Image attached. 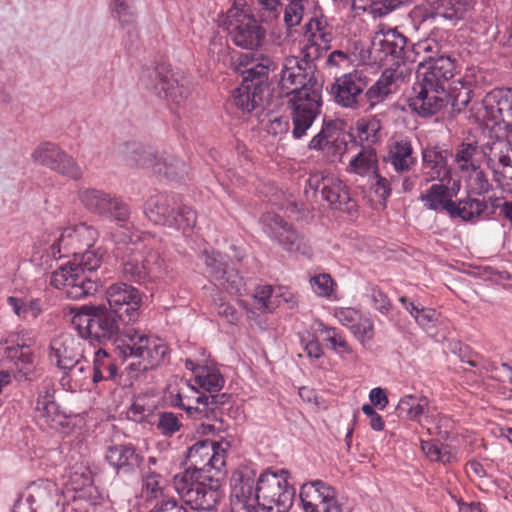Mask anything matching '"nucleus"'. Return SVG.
<instances>
[{"instance_id": "obj_21", "label": "nucleus", "mask_w": 512, "mask_h": 512, "mask_svg": "<svg viewBox=\"0 0 512 512\" xmlns=\"http://www.w3.org/2000/svg\"><path fill=\"white\" fill-rule=\"evenodd\" d=\"M277 68V63L268 55L257 53L242 55L237 72L242 76V83L268 91V76Z\"/></svg>"}, {"instance_id": "obj_33", "label": "nucleus", "mask_w": 512, "mask_h": 512, "mask_svg": "<svg viewBox=\"0 0 512 512\" xmlns=\"http://www.w3.org/2000/svg\"><path fill=\"white\" fill-rule=\"evenodd\" d=\"M395 72L386 69L379 79L364 93L365 110H372L377 104L384 102L395 90Z\"/></svg>"}, {"instance_id": "obj_43", "label": "nucleus", "mask_w": 512, "mask_h": 512, "mask_svg": "<svg viewBox=\"0 0 512 512\" xmlns=\"http://www.w3.org/2000/svg\"><path fill=\"white\" fill-rule=\"evenodd\" d=\"M7 303L17 316L25 320L36 319L42 312L40 300L36 298L23 299L10 296L7 298Z\"/></svg>"}, {"instance_id": "obj_64", "label": "nucleus", "mask_w": 512, "mask_h": 512, "mask_svg": "<svg viewBox=\"0 0 512 512\" xmlns=\"http://www.w3.org/2000/svg\"><path fill=\"white\" fill-rule=\"evenodd\" d=\"M149 512H189L185 505L174 497L159 499Z\"/></svg>"}, {"instance_id": "obj_36", "label": "nucleus", "mask_w": 512, "mask_h": 512, "mask_svg": "<svg viewBox=\"0 0 512 512\" xmlns=\"http://www.w3.org/2000/svg\"><path fill=\"white\" fill-rule=\"evenodd\" d=\"M483 151L477 142H462L455 151V162L461 173L477 170L482 163Z\"/></svg>"}, {"instance_id": "obj_49", "label": "nucleus", "mask_w": 512, "mask_h": 512, "mask_svg": "<svg viewBox=\"0 0 512 512\" xmlns=\"http://www.w3.org/2000/svg\"><path fill=\"white\" fill-rule=\"evenodd\" d=\"M335 130V124L333 122L324 123L321 130L309 142L308 148L316 151L329 149L335 141Z\"/></svg>"}, {"instance_id": "obj_31", "label": "nucleus", "mask_w": 512, "mask_h": 512, "mask_svg": "<svg viewBox=\"0 0 512 512\" xmlns=\"http://www.w3.org/2000/svg\"><path fill=\"white\" fill-rule=\"evenodd\" d=\"M265 92L266 91L261 88L241 83V85L232 92V105L243 115L250 114L261 107Z\"/></svg>"}, {"instance_id": "obj_19", "label": "nucleus", "mask_w": 512, "mask_h": 512, "mask_svg": "<svg viewBox=\"0 0 512 512\" xmlns=\"http://www.w3.org/2000/svg\"><path fill=\"white\" fill-rule=\"evenodd\" d=\"M413 87L414 96L409 99L410 108L422 117H429L441 110L447 98L444 85L424 80L418 76Z\"/></svg>"}, {"instance_id": "obj_37", "label": "nucleus", "mask_w": 512, "mask_h": 512, "mask_svg": "<svg viewBox=\"0 0 512 512\" xmlns=\"http://www.w3.org/2000/svg\"><path fill=\"white\" fill-rule=\"evenodd\" d=\"M306 36L310 41L330 49L334 39V27L324 16L313 17L306 24Z\"/></svg>"}, {"instance_id": "obj_56", "label": "nucleus", "mask_w": 512, "mask_h": 512, "mask_svg": "<svg viewBox=\"0 0 512 512\" xmlns=\"http://www.w3.org/2000/svg\"><path fill=\"white\" fill-rule=\"evenodd\" d=\"M329 49L324 48L316 42L307 39L306 44L301 49L302 58L300 61L307 66H316L315 61L321 58Z\"/></svg>"}, {"instance_id": "obj_52", "label": "nucleus", "mask_w": 512, "mask_h": 512, "mask_svg": "<svg viewBox=\"0 0 512 512\" xmlns=\"http://www.w3.org/2000/svg\"><path fill=\"white\" fill-rule=\"evenodd\" d=\"M466 175L469 177V187L472 194L483 196L493 189V185L490 183L487 174L481 169V166L477 170H471Z\"/></svg>"}, {"instance_id": "obj_10", "label": "nucleus", "mask_w": 512, "mask_h": 512, "mask_svg": "<svg viewBox=\"0 0 512 512\" xmlns=\"http://www.w3.org/2000/svg\"><path fill=\"white\" fill-rule=\"evenodd\" d=\"M78 198L90 213L109 218L115 221L120 228L131 229L130 207L116 195L101 189L84 188L79 190Z\"/></svg>"}, {"instance_id": "obj_53", "label": "nucleus", "mask_w": 512, "mask_h": 512, "mask_svg": "<svg viewBox=\"0 0 512 512\" xmlns=\"http://www.w3.org/2000/svg\"><path fill=\"white\" fill-rule=\"evenodd\" d=\"M421 448L432 461H441L443 463L451 461L452 455L447 445L436 441H422Z\"/></svg>"}, {"instance_id": "obj_59", "label": "nucleus", "mask_w": 512, "mask_h": 512, "mask_svg": "<svg viewBox=\"0 0 512 512\" xmlns=\"http://www.w3.org/2000/svg\"><path fill=\"white\" fill-rule=\"evenodd\" d=\"M459 358L461 362L467 363L472 367L482 368L489 371L490 363H488L483 356L473 351L468 346L459 347Z\"/></svg>"}, {"instance_id": "obj_12", "label": "nucleus", "mask_w": 512, "mask_h": 512, "mask_svg": "<svg viewBox=\"0 0 512 512\" xmlns=\"http://www.w3.org/2000/svg\"><path fill=\"white\" fill-rule=\"evenodd\" d=\"M367 85L366 75L354 70L336 78L331 84L330 94L339 106L359 110L365 108L364 90Z\"/></svg>"}, {"instance_id": "obj_14", "label": "nucleus", "mask_w": 512, "mask_h": 512, "mask_svg": "<svg viewBox=\"0 0 512 512\" xmlns=\"http://www.w3.org/2000/svg\"><path fill=\"white\" fill-rule=\"evenodd\" d=\"M406 42V37L395 29L376 34L369 50L370 57L375 63L389 66L388 69L398 67L405 62V59L409 60L405 51Z\"/></svg>"}, {"instance_id": "obj_45", "label": "nucleus", "mask_w": 512, "mask_h": 512, "mask_svg": "<svg viewBox=\"0 0 512 512\" xmlns=\"http://www.w3.org/2000/svg\"><path fill=\"white\" fill-rule=\"evenodd\" d=\"M84 481L87 483L83 488L78 489L73 487L76 492L74 496V503L82 506L85 512L89 511V506L96 507L101 504L102 497L97 488L91 484L90 478L85 477Z\"/></svg>"}, {"instance_id": "obj_11", "label": "nucleus", "mask_w": 512, "mask_h": 512, "mask_svg": "<svg viewBox=\"0 0 512 512\" xmlns=\"http://www.w3.org/2000/svg\"><path fill=\"white\" fill-rule=\"evenodd\" d=\"M140 82L144 88L159 98H164L177 105L184 102L188 95L186 80L175 77L171 68L166 64L144 68L140 75Z\"/></svg>"}, {"instance_id": "obj_29", "label": "nucleus", "mask_w": 512, "mask_h": 512, "mask_svg": "<svg viewBox=\"0 0 512 512\" xmlns=\"http://www.w3.org/2000/svg\"><path fill=\"white\" fill-rule=\"evenodd\" d=\"M51 388L46 389L45 395H40L37 400L39 417L45 425L53 430H60L69 426V418L59 405L54 401Z\"/></svg>"}, {"instance_id": "obj_48", "label": "nucleus", "mask_w": 512, "mask_h": 512, "mask_svg": "<svg viewBox=\"0 0 512 512\" xmlns=\"http://www.w3.org/2000/svg\"><path fill=\"white\" fill-rule=\"evenodd\" d=\"M157 408V400L146 395H138L134 398L130 407V414L135 421H143Z\"/></svg>"}, {"instance_id": "obj_57", "label": "nucleus", "mask_w": 512, "mask_h": 512, "mask_svg": "<svg viewBox=\"0 0 512 512\" xmlns=\"http://www.w3.org/2000/svg\"><path fill=\"white\" fill-rule=\"evenodd\" d=\"M308 0H291L284 12V22L288 27L300 24L304 13V2Z\"/></svg>"}, {"instance_id": "obj_62", "label": "nucleus", "mask_w": 512, "mask_h": 512, "mask_svg": "<svg viewBox=\"0 0 512 512\" xmlns=\"http://www.w3.org/2000/svg\"><path fill=\"white\" fill-rule=\"evenodd\" d=\"M254 4L265 21L276 19L280 14V0H254Z\"/></svg>"}, {"instance_id": "obj_23", "label": "nucleus", "mask_w": 512, "mask_h": 512, "mask_svg": "<svg viewBox=\"0 0 512 512\" xmlns=\"http://www.w3.org/2000/svg\"><path fill=\"white\" fill-rule=\"evenodd\" d=\"M189 395L182 396L181 393L172 395L171 405L178 406L192 413L193 410L199 411V405L204 408L208 406H218L225 404L229 396L227 393H219L223 386H188Z\"/></svg>"}, {"instance_id": "obj_15", "label": "nucleus", "mask_w": 512, "mask_h": 512, "mask_svg": "<svg viewBox=\"0 0 512 512\" xmlns=\"http://www.w3.org/2000/svg\"><path fill=\"white\" fill-rule=\"evenodd\" d=\"M185 470L193 474L204 475L212 470L220 472L225 466V450L220 444L211 440H202L191 446L186 454Z\"/></svg>"}, {"instance_id": "obj_41", "label": "nucleus", "mask_w": 512, "mask_h": 512, "mask_svg": "<svg viewBox=\"0 0 512 512\" xmlns=\"http://www.w3.org/2000/svg\"><path fill=\"white\" fill-rule=\"evenodd\" d=\"M155 173L163 174L168 179H181L187 174L184 161L173 155H161L155 166Z\"/></svg>"}, {"instance_id": "obj_7", "label": "nucleus", "mask_w": 512, "mask_h": 512, "mask_svg": "<svg viewBox=\"0 0 512 512\" xmlns=\"http://www.w3.org/2000/svg\"><path fill=\"white\" fill-rule=\"evenodd\" d=\"M212 477L184 470L174 476L173 485L180 498L192 509L212 511L223 497L220 485Z\"/></svg>"}, {"instance_id": "obj_26", "label": "nucleus", "mask_w": 512, "mask_h": 512, "mask_svg": "<svg viewBox=\"0 0 512 512\" xmlns=\"http://www.w3.org/2000/svg\"><path fill=\"white\" fill-rule=\"evenodd\" d=\"M105 460L115 471L130 473L139 467L143 458L132 444H113L107 447Z\"/></svg>"}, {"instance_id": "obj_17", "label": "nucleus", "mask_w": 512, "mask_h": 512, "mask_svg": "<svg viewBox=\"0 0 512 512\" xmlns=\"http://www.w3.org/2000/svg\"><path fill=\"white\" fill-rule=\"evenodd\" d=\"M307 187L313 193L320 192L322 198L329 202L334 209L351 212L355 207L347 186L338 178L315 173L310 175L306 181V194H308Z\"/></svg>"}, {"instance_id": "obj_20", "label": "nucleus", "mask_w": 512, "mask_h": 512, "mask_svg": "<svg viewBox=\"0 0 512 512\" xmlns=\"http://www.w3.org/2000/svg\"><path fill=\"white\" fill-rule=\"evenodd\" d=\"M482 107L487 124L512 132V88L493 89L483 98Z\"/></svg>"}, {"instance_id": "obj_22", "label": "nucleus", "mask_w": 512, "mask_h": 512, "mask_svg": "<svg viewBox=\"0 0 512 512\" xmlns=\"http://www.w3.org/2000/svg\"><path fill=\"white\" fill-rule=\"evenodd\" d=\"M264 232L289 252H307V245L302 237L285 222L283 218L273 212H267L261 217Z\"/></svg>"}, {"instance_id": "obj_55", "label": "nucleus", "mask_w": 512, "mask_h": 512, "mask_svg": "<svg viewBox=\"0 0 512 512\" xmlns=\"http://www.w3.org/2000/svg\"><path fill=\"white\" fill-rule=\"evenodd\" d=\"M157 429L164 436H172L181 428L179 418L172 412L159 413V418L156 423Z\"/></svg>"}, {"instance_id": "obj_25", "label": "nucleus", "mask_w": 512, "mask_h": 512, "mask_svg": "<svg viewBox=\"0 0 512 512\" xmlns=\"http://www.w3.org/2000/svg\"><path fill=\"white\" fill-rule=\"evenodd\" d=\"M487 166L493 173V180L501 184L503 180H512V144L498 140L490 147Z\"/></svg>"}, {"instance_id": "obj_16", "label": "nucleus", "mask_w": 512, "mask_h": 512, "mask_svg": "<svg viewBox=\"0 0 512 512\" xmlns=\"http://www.w3.org/2000/svg\"><path fill=\"white\" fill-rule=\"evenodd\" d=\"M31 156L35 162L62 176L73 180H79L83 176L82 169L74 158L55 143L40 144L34 149Z\"/></svg>"}, {"instance_id": "obj_28", "label": "nucleus", "mask_w": 512, "mask_h": 512, "mask_svg": "<svg viewBox=\"0 0 512 512\" xmlns=\"http://www.w3.org/2000/svg\"><path fill=\"white\" fill-rule=\"evenodd\" d=\"M447 213L451 218H460L465 222L487 220L488 202L485 199L467 196L464 199L447 203Z\"/></svg>"}, {"instance_id": "obj_8", "label": "nucleus", "mask_w": 512, "mask_h": 512, "mask_svg": "<svg viewBox=\"0 0 512 512\" xmlns=\"http://www.w3.org/2000/svg\"><path fill=\"white\" fill-rule=\"evenodd\" d=\"M219 26L227 32L233 44L242 49H258L266 38V29L255 16L235 6L219 19Z\"/></svg>"}, {"instance_id": "obj_27", "label": "nucleus", "mask_w": 512, "mask_h": 512, "mask_svg": "<svg viewBox=\"0 0 512 512\" xmlns=\"http://www.w3.org/2000/svg\"><path fill=\"white\" fill-rule=\"evenodd\" d=\"M385 162L390 164L399 173H408L416 164L413 146L408 137H402L389 144Z\"/></svg>"}, {"instance_id": "obj_4", "label": "nucleus", "mask_w": 512, "mask_h": 512, "mask_svg": "<svg viewBox=\"0 0 512 512\" xmlns=\"http://www.w3.org/2000/svg\"><path fill=\"white\" fill-rule=\"evenodd\" d=\"M117 245L116 257L120 261L123 277L138 284H147L164 279L168 268L160 253L150 246L148 236L126 235L117 231L113 234Z\"/></svg>"}, {"instance_id": "obj_5", "label": "nucleus", "mask_w": 512, "mask_h": 512, "mask_svg": "<svg viewBox=\"0 0 512 512\" xmlns=\"http://www.w3.org/2000/svg\"><path fill=\"white\" fill-rule=\"evenodd\" d=\"M103 255L97 250L87 248L83 253L74 252L73 261L51 275L50 284L62 289L68 299L79 300L94 295L102 286L99 278L88 275L102 264Z\"/></svg>"}, {"instance_id": "obj_51", "label": "nucleus", "mask_w": 512, "mask_h": 512, "mask_svg": "<svg viewBox=\"0 0 512 512\" xmlns=\"http://www.w3.org/2000/svg\"><path fill=\"white\" fill-rule=\"evenodd\" d=\"M158 156L150 148L135 145L129 160L137 167L150 168L155 172Z\"/></svg>"}, {"instance_id": "obj_44", "label": "nucleus", "mask_w": 512, "mask_h": 512, "mask_svg": "<svg viewBox=\"0 0 512 512\" xmlns=\"http://www.w3.org/2000/svg\"><path fill=\"white\" fill-rule=\"evenodd\" d=\"M428 398L426 396L406 395L398 403L397 409L400 414H405L410 419H417L428 409Z\"/></svg>"}, {"instance_id": "obj_2", "label": "nucleus", "mask_w": 512, "mask_h": 512, "mask_svg": "<svg viewBox=\"0 0 512 512\" xmlns=\"http://www.w3.org/2000/svg\"><path fill=\"white\" fill-rule=\"evenodd\" d=\"M294 488L287 481V472L266 471L258 478L256 472L244 466L231 477V512H288L293 504Z\"/></svg>"}, {"instance_id": "obj_13", "label": "nucleus", "mask_w": 512, "mask_h": 512, "mask_svg": "<svg viewBox=\"0 0 512 512\" xmlns=\"http://www.w3.org/2000/svg\"><path fill=\"white\" fill-rule=\"evenodd\" d=\"M5 356L12 363L10 371H0V384L16 382H35L39 380L41 371L35 365L32 349L26 344L7 346Z\"/></svg>"}, {"instance_id": "obj_9", "label": "nucleus", "mask_w": 512, "mask_h": 512, "mask_svg": "<svg viewBox=\"0 0 512 512\" xmlns=\"http://www.w3.org/2000/svg\"><path fill=\"white\" fill-rule=\"evenodd\" d=\"M176 205V196L157 193L146 201L145 214L155 224L176 228L186 233L196 224V212L189 206Z\"/></svg>"}, {"instance_id": "obj_63", "label": "nucleus", "mask_w": 512, "mask_h": 512, "mask_svg": "<svg viewBox=\"0 0 512 512\" xmlns=\"http://www.w3.org/2000/svg\"><path fill=\"white\" fill-rule=\"evenodd\" d=\"M313 291L322 297H327L332 292L333 279L328 274H319L310 279Z\"/></svg>"}, {"instance_id": "obj_30", "label": "nucleus", "mask_w": 512, "mask_h": 512, "mask_svg": "<svg viewBox=\"0 0 512 512\" xmlns=\"http://www.w3.org/2000/svg\"><path fill=\"white\" fill-rule=\"evenodd\" d=\"M423 158V182L427 185L433 180L444 182L449 175L447 159L436 148H427L422 153Z\"/></svg>"}, {"instance_id": "obj_18", "label": "nucleus", "mask_w": 512, "mask_h": 512, "mask_svg": "<svg viewBox=\"0 0 512 512\" xmlns=\"http://www.w3.org/2000/svg\"><path fill=\"white\" fill-rule=\"evenodd\" d=\"M98 238L97 230L84 222L70 225L62 229L60 235L50 246V255L61 257L62 251L74 255V252L84 248H92Z\"/></svg>"}, {"instance_id": "obj_38", "label": "nucleus", "mask_w": 512, "mask_h": 512, "mask_svg": "<svg viewBox=\"0 0 512 512\" xmlns=\"http://www.w3.org/2000/svg\"><path fill=\"white\" fill-rule=\"evenodd\" d=\"M378 159L376 151L371 147L362 149L350 160L348 170L359 176L376 173Z\"/></svg>"}, {"instance_id": "obj_1", "label": "nucleus", "mask_w": 512, "mask_h": 512, "mask_svg": "<svg viewBox=\"0 0 512 512\" xmlns=\"http://www.w3.org/2000/svg\"><path fill=\"white\" fill-rule=\"evenodd\" d=\"M109 307L105 305H82L72 308V325L84 339L104 343L116 341L119 322L130 324L139 317L141 294L126 283H115L106 291Z\"/></svg>"}, {"instance_id": "obj_34", "label": "nucleus", "mask_w": 512, "mask_h": 512, "mask_svg": "<svg viewBox=\"0 0 512 512\" xmlns=\"http://www.w3.org/2000/svg\"><path fill=\"white\" fill-rule=\"evenodd\" d=\"M431 62L428 71L422 75V79L431 80L433 83L444 85V82L454 76L455 63L449 56H439L434 58L433 55L424 56L419 60V65L424 62Z\"/></svg>"}, {"instance_id": "obj_58", "label": "nucleus", "mask_w": 512, "mask_h": 512, "mask_svg": "<svg viewBox=\"0 0 512 512\" xmlns=\"http://www.w3.org/2000/svg\"><path fill=\"white\" fill-rule=\"evenodd\" d=\"M326 341L330 344L331 348L338 354H351L352 348L346 341L345 337L337 331L336 328H326Z\"/></svg>"}, {"instance_id": "obj_61", "label": "nucleus", "mask_w": 512, "mask_h": 512, "mask_svg": "<svg viewBox=\"0 0 512 512\" xmlns=\"http://www.w3.org/2000/svg\"><path fill=\"white\" fill-rule=\"evenodd\" d=\"M369 298L374 306V308L380 312L382 315H388L392 310V304L387 296L381 289L378 287H373L370 290Z\"/></svg>"}, {"instance_id": "obj_39", "label": "nucleus", "mask_w": 512, "mask_h": 512, "mask_svg": "<svg viewBox=\"0 0 512 512\" xmlns=\"http://www.w3.org/2000/svg\"><path fill=\"white\" fill-rule=\"evenodd\" d=\"M202 260L211 277L219 281L223 286L226 282H229L232 275L228 272V264L220 253L204 251Z\"/></svg>"}, {"instance_id": "obj_46", "label": "nucleus", "mask_w": 512, "mask_h": 512, "mask_svg": "<svg viewBox=\"0 0 512 512\" xmlns=\"http://www.w3.org/2000/svg\"><path fill=\"white\" fill-rule=\"evenodd\" d=\"M401 304L415 319V321L422 327H427L430 323L437 321L438 313L435 309L420 307L405 296L399 298Z\"/></svg>"}, {"instance_id": "obj_3", "label": "nucleus", "mask_w": 512, "mask_h": 512, "mask_svg": "<svg viewBox=\"0 0 512 512\" xmlns=\"http://www.w3.org/2000/svg\"><path fill=\"white\" fill-rule=\"evenodd\" d=\"M316 66H305L296 56L286 57L282 64L280 86L289 96L287 107L292 121V136H306L321 113L322 84L315 75Z\"/></svg>"}, {"instance_id": "obj_42", "label": "nucleus", "mask_w": 512, "mask_h": 512, "mask_svg": "<svg viewBox=\"0 0 512 512\" xmlns=\"http://www.w3.org/2000/svg\"><path fill=\"white\" fill-rule=\"evenodd\" d=\"M381 128V122L376 116L358 120L356 124L357 137L362 147L364 143H367V147H370L372 144L378 142Z\"/></svg>"}, {"instance_id": "obj_35", "label": "nucleus", "mask_w": 512, "mask_h": 512, "mask_svg": "<svg viewBox=\"0 0 512 512\" xmlns=\"http://www.w3.org/2000/svg\"><path fill=\"white\" fill-rule=\"evenodd\" d=\"M332 486L322 480L306 482L301 486L300 499L305 512H317Z\"/></svg>"}, {"instance_id": "obj_47", "label": "nucleus", "mask_w": 512, "mask_h": 512, "mask_svg": "<svg viewBox=\"0 0 512 512\" xmlns=\"http://www.w3.org/2000/svg\"><path fill=\"white\" fill-rule=\"evenodd\" d=\"M274 288L271 285H259L253 293V305L261 312H272L277 307L273 297Z\"/></svg>"}, {"instance_id": "obj_6", "label": "nucleus", "mask_w": 512, "mask_h": 512, "mask_svg": "<svg viewBox=\"0 0 512 512\" xmlns=\"http://www.w3.org/2000/svg\"><path fill=\"white\" fill-rule=\"evenodd\" d=\"M125 338L123 344L118 346L120 354L124 357L140 359L127 366L128 379L131 382L146 381V373L163 362L168 353V347L137 330H128Z\"/></svg>"}, {"instance_id": "obj_32", "label": "nucleus", "mask_w": 512, "mask_h": 512, "mask_svg": "<svg viewBox=\"0 0 512 512\" xmlns=\"http://www.w3.org/2000/svg\"><path fill=\"white\" fill-rule=\"evenodd\" d=\"M75 341L72 338L55 340L51 345L50 360L64 371H74L80 353L75 349Z\"/></svg>"}, {"instance_id": "obj_60", "label": "nucleus", "mask_w": 512, "mask_h": 512, "mask_svg": "<svg viewBox=\"0 0 512 512\" xmlns=\"http://www.w3.org/2000/svg\"><path fill=\"white\" fill-rule=\"evenodd\" d=\"M412 0H374L372 14L376 17H384L402 6L408 5Z\"/></svg>"}, {"instance_id": "obj_24", "label": "nucleus", "mask_w": 512, "mask_h": 512, "mask_svg": "<svg viewBox=\"0 0 512 512\" xmlns=\"http://www.w3.org/2000/svg\"><path fill=\"white\" fill-rule=\"evenodd\" d=\"M186 369L193 374L196 384H220L224 377L217 363L206 357V350L200 348L194 355L184 360Z\"/></svg>"}, {"instance_id": "obj_54", "label": "nucleus", "mask_w": 512, "mask_h": 512, "mask_svg": "<svg viewBox=\"0 0 512 512\" xmlns=\"http://www.w3.org/2000/svg\"><path fill=\"white\" fill-rule=\"evenodd\" d=\"M354 337L364 346L370 342L374 337V323L370 317L361 315V320L350 328Z\"/></svg>"}, {"instance_id": "obj_50", "label": "nucleus", "mask_w": 512, "mask_h": 512, "mask_svg": "<svg viewBox=\"0 0 512 512\" xmlns=\"http://www.w3.org/2000/svg\"><path fill=\"white\" fill-rule=\"evenodd\" d=\"M142 483L143 493L147 499L167 498L163 493V479L160 474L149 471L143 475Z\"/></svg>"}, {"instance_id": "obj_40", "label": "nucleus", "mask_w": 512, "mask_h": 512, "mask_svg": "<svg viewBox=\"0 0 512 512\" xmlns=\"http://www.w3.org/2000/svg\"><path fill=\"white\" fill-rule=\"evenodd\" d=\"M449 189L444 184H433L425 193L421 194L420 200L429 210L437 211L440 208L447 212V203L454 202L448 199Z\"/></svg>"}]
</instances>
